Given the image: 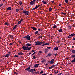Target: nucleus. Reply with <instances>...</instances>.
<instances>
[{
	"instance_id": "30",
	"label": "nucleus",
	"mask_w": 75,
	"mask_h": 75,
	"mask_svg": "<svg viewBox=\"0 0 75 75\" xmlns=\"http://www.w3.org/2000/svg\"><path fill=\"white\" fill-rule=\"evenodd\" d=\"M52 55V54L49 53L47 54V56H51V55Z\"/></svg>"
},
{
	"instance_id": "9",
	"label": "nucleus",
	"mask_w": 75,
	"mask_h": 75,
	"mask_svg": "<svg viewBox=\"0 0 75 75\" xmlns=\"http://www.w3.org/2000/svg\"><path fill=\"white\" fill-rule=\"evenodd\" d=\"M31 28L33 29V30H37V28L34 27H31Z\"/></svg>"
},
{
	"instance_id": "61",
	"label": "nucleus",
	"mask_w": 75,
	"mask_h": 75,
	"mask_svg": "<svg viewBox=\"0 0 75 75\" xmlns=\"http://www.w3.org/2000/svg\"><path fill=\"white\" fill-rule=\"evenodd\" d=\"M73 40H75V37L73 38Z\"/></svg>"
},
{
	"instance_id": "24",
	"label": "nucleus",
	"mask_w": 75,
	"mask_h": 75,
	"mask_svg": "<svg viewBox=\"0 0 75 75\" xmlns=\"http://www.w3.org/2000/svg\"><path fill=\"white\" fill-rule=\"evenodd\" d=\"M42 2L44 4H47V2H46L45 1H43Z\"/></svg>"
},
{
	"instance_id": "58",
	"label": "nucleus",
	"mask_w": 75,
	"mask_h": 75,
	"mask_svg": "<svg viewBox=\"0 0 75 75\" xmlns=\"http://www.w3.org/2000/svg\"><path fill=\"white\" fill-rule=\"evenodd\" d=\"M35 10V8L32 9V10Z\"/></svg>"
},
{
	"instance_id": "8",
	"label": "nucleus",
	"mask_w": 75,
	"mask_h": 75,
	"mask_svg": "<svg viewBox=\"0 0 75 75\" xmlns=\"http://www.w3.org/2000/svg\"><path fill=\"white\" fill-rule=\"evenodd\" d=\"M39 64H36L34 65V68H37L39 66Z\"/></svg>"
},
{
	"instance_id": "50",
	"label": "nucleus",
	"mask_w": 75,
	"mask_h": 75,
	"mask_svg": "<svg viewBox=\"0 0 75 75\" xmlns=\"http://www.w3.org/2000/svg\"><path fill=\"white\" fill-rule=\"evenodd\" d=\"M14 57H18V55H15Z\"/></svg>"
},
{
	"instance_id": "28",
	"label": "nucleus",
	"mask_w": 75,
	"mask_h": 75,
	"mask_svg": "<svg viewBox=\"0 0 75 75\" xmlns=\"http://www.w3.org/2000/svg\"><path fill=\"white\" fill-rule=\"evenodd\" d=\"M21 22L20 21H19L18 22V23H17V24H18V25L19 24H20L21 23Z\"/></svg>"
},
{
	"instance_id": "10",
	"label": "nucleus",
	"mask_w": 75,
	"mask_h": 75,
	"mask_svg": "<svg viewBox=\"0 0 75 75\" xmlns=\"http://www.w3.org/2000/svg\"><path fill=\"white\" fill-rule=\"evenodd\" d=\"M50 45V44L49 43H47L42 45V46H44V45Z\"/></svg>"
},
{
	"instance_id": "26",
	"label": "nucleus",
	"mask_w": 75,
	"mask_h": 75,
	"mask_svg": "<svg viewBox=\"0 0 75 75\" xmlns=\"http://www.w3.org/2000/svg\"><path fill=\"white\" fill-rule=\"evenodd\" d=\"M19 3L20 5H21V4H22V2L20 1L19 2Z\"/></svg>"
},
{
	"instance_id": "62",
	"label": "nucleus",
	"mask_w": 75,
	"mask_h": 75,
	"mask_svg": "<svg viewBox=\"0 0 75 75\" xmlns=\"http://www.w3.org/2000/svg\"><path fill=\"white\" fill-rule=\"evenodd\" d=\"M51 64H54V63L53 62H51Z\"/></svg>"
},
{
	"instance_id": "56",
	"label": "nucleus",
	"mask_w": 75,
	"mask_h": 75,
	"mask_svg": "<svg viewBox=\"0 0 75 75\" xmlns=\"http://www.w3.org/2000/svg\"><path fill=\"white\" fill-rule=\"evenodd\" d=\"M58 71H57L55 72V74H58Z\"/></svg>"
},
{
	"instance_id": "23",
	"label": "nucleus",
	"mask_w": 75,
	"mask_h": 75,
	"mask_svg": "<svg viewBox=\"0 0 75 75\" xmlns=\"http://www.w3.org/2000/svg\"><path fill=\"white\" fill-rule=\"evenodd\" d=\"M72 52L73 53V54H75V50H72Z\"/></svg>"
},
{
	"instance_id": "19",
	"label": "nucleus",
	"mask_w": 75,
	"mask_h": 75,
	"mask_svg": "<svg viewBox=\"0 0 75 75\" xmlns=\"http://www.w3.org/2000/svg\"><path fill=\"white\" fill-rule=\"evenodd\" d=\"M31 47H28L27 48V51H29V50H31Z\"/></svg>"
},
{
	"instance_id": "31",
	"label": "nucleus",
	"mask_w": 75,
	"mask_h": 75,
	"mask_svg": "<svg viewBox=\"0 0 75 75\" xmlns=\"http://www.w3.org/2000/svg\"><path fill=\"white\" fill-rule=\"evenodd\" d=\"M44 43H45L44 42H40V45H41V44H44Z\"/></svg>"
},
{
	"instance_id": "44",
	"label": "nucleus",
	"mask_w": 75,
	"mask_h": 75,
	"mask_svg": "<svg viewBox=\"0 0 75 75\" xmlns=\"http://www.w3.org/2000/svg\"><path fill=\"white\" fill-rule=\"evenodd\" d=\"M43 72H44L43 71H42L41 72H40V74H42V73H43Z\"/></svg>"
},
{
	"instance_id": "57",
	"label": "nucleus",
	"mask_w": 75,
	"mask_h": 75,
	"mask_svg": "<svg viewBox=\"0 0 75 75\" xmlns=\"http://www.w3.org/2000/svg\"><path fill=\"white\" fill-rule=\"evenodd\" d=\"M14 74H17V72H15Z\"/></svg>"
},
{
	"instance_id": "12",
	"label": "nucleus",
	"mask_w": 75,
	"mask_h": 75,
	"mask_svg": "<svg viewBox=\"0 0 75 75\" xmlns=\"http://www.w3.org/2000/svg\"><path fill=\"white\" fill-rule=\"evenodd\" d=\"M48 49H45V52L46 53H47V52H48Z\"/></svg>"
},
{
	"instance_id": "45",
	"label": "nucleus",
	"mask_w": 75,
	"mask_h": 75,
	"mask_svg": "<svg viewBox=\"0 0 75 75\" xmlns=\"http://www.w3.org/2000/svg\"><path fill=\"white\" fill-rule=\"evenodd\" d=\"M39 52L40 54H41V53H42V51H39Z\"/></svg>"
},
{
	"instance_id": "32",
	"label": "nucleus",
	"mask_w": 75,
	"mask_h": 75,
	"mask_svg": "<svg viewBox=\"0 0 75 75\" xmlns=\"http://www.w3.org/2000/svg\"><path fill=\"white\" fill-rule=\"evenodd\" d=\"M19 10H20V9H16V12H18V11H19Z\"/></svg>"
},
{
	"instance_id": "17",
	"label": "nucleus",
	"mask_w": 75,
	"mask_h": 75,
	"mask_svg": "<svg viewBox=\"0 0 75 75\" xmlns=\"http://www.w3.org/2000/svg\"><path fill=\"white\" fill-rule=\"evenodd\" d=\"M54 50H55L56 51H57V50H58V47H56L54 48Z\"/></svg>"
},
{
	"instance_id": "22",
	"label": "nucleus",
	"mask_w": 75,
	"mask_h": 75,
	"mask_svg": "<svg viewBox=\"0 0 75 75\" xmlns=\"http://www.w3.org/2000/svg\"><path fill=\"white\" fill-rule=\"evenodd\" d=\"M62 29H60L58 31L59 32H62Z\"/></svg>"
},
{
	"instance_id": "7",
	"label": "nucleus",
	"mask_w": 75,
	"mask_h": 75,
	"mask_svg": "<svg viewBox=\"0 0 75 75\" xmlns=\"http://www.w3.org/2000/svg\"><path fill=\"white\" fill-rule=\"evenodd\" d=\"M35 71V69H30L28 71V72H34Z\"/></svg>"
},
{
	"instance_id": "35",
	"label": "nucleus",
	"mask_w": 75,
	"mask_h": 75,
	"mask_svg": "<svg viewBox=\"0 0 75 75\" xmlns=\"http://www.w3.org/2000/svg\"><path fill=\"white\" fill-rule=\"evenodd\" d=\"M53 28H57V26L56 25H54L53 26Z\"/></svg>"
},
{
	"instance_id": "34",
	"label": "nucleus",
	"mask_w": 75,
	"mask_h": 75,
	"mask_svg": "<svg viewBox=\"0 0 75 75\" xmlns=\"http://www.w3.org/2000/svg\"><path fill=\"white\" fill-rule=\"evenodd\" d=\"M68 1H69L68 0H65V2L66 3H68Z\"/></svg>"
},
{
	"instance_id": "42",
	"label": "nucleus",
	"mask_w": 75,
	"mask_h": 75,
	"mask_svg": "<svg viewBox=\"0 0 75 75\" xmlns=\"http://www.w3.org/2000/svg\"><path fill=\"white\" fill-rule=\"evenodd\" d=\"M47 48L48 49H51V47H47Z\"/></svg>"
},
{
	"instance_id": "20",
	"label": "nucleus",
	"mask_w": 75,
	"mask_h": 75,
	"mask_svg": "<svg viewBox=\"0 0 75 75\" xmlns=\"http://www.w3.org/2000/svg\"><path fill=\"white\" fill-rule=\"evenodd\" d=\"M5 25H9V23H8V22H5Z\"/></svg>"
},
{
	"instance_id": "16",
	"label": "nucleus",
	"mask_w": 75,
	"mask_h": 75,
	"mask_svg": "<svg viewBox=\"0 0 75 75\" xmlns=\"http://www.w3.org/2000/svg\"><path fill=\"white\" fill-rule=\"evenodd\" d=\"M18 54L19 55H23V54L22 52H20L18 53Z\"/></svg>"
},
{
	"instance_id": "11",
	"label": "nucleus",
	"mask_w": 75,
	"mask_h": 75,
	"mask_svg": "<svg viewBox=\"0 0 75 75\" xmlns=\"http://www.w3.org/2000/svg\"><path fill=\"white\" fill-rule=\"evenodd\" d=\"M6 10H11V7H8L7 9Z\"/></svg>"
},
{
	"instance_id": "49",
	"label": "nucleus",
	"mask_w": 75,
	"mask_h": 75,
	"mask_svg": "<svg viewBox=\"0 0 75 75\" xmlns=\"http://www.w3.org/2000/svg\"><path fill=\"white\" fill-rule=\"evenodd\" d=\"M2 6H3V4H0V7H1Z\"/></svg>"
},
{
	"instance_id": "60",
	"label": "nucleus",
	"mask_w": 75,
	"mask_h": 75,
	"mask_svg": "<svg viewBox=\"0 0 75 75\" xmlns=\"http://www.w3.org/2000/svg\"><path fill=\"white\" fill-rule=\"evenodd\" d=\"M18 42H19V43H20V44H21V42L19 41Z\"/></svg>"
},
{
	"instance_id": "43",
	"label": "nucleus",
	"mask_w": 75,
	"mask_h": 75,
	"mask_svg": "<svg viewBox=\"0 0 75 75\" xmlns=\"http://www.w3.org/2000/svg\"><path fill=\"white\" fill-rule=\"evenodd\" d=\"M35 53H36V52H34V53H33V54H32V55H34V54H35Z\"/></svg>"
},
{
	"instance_id": "55",
	"label": "nucleus",
	"mask_w": 75,
	"mask_h": 75,
	"mask_svg": "<svg viewBox=\"0 0 75 75\" xmlns=\"http://www.w3.org/2000/svg\"><path fill=\"white\" fill-rule=\"evenodd\" d=\"M29 55H31V52H30L28 54Z\"/></svg>"
},
{
	"instance_id": "1",
	"label": "nucleus",
	"mask_w": 75,
	"mask_h": 75,
	"mask_svg": "<svg viewBox=\"0 0 75 75\" xmlns=\"http://www.w3.org/2000/svg\"><path fill=\"white\" fill-rule=\"evenodd\" d=\"M25 45L27 47L25 46H23L22 47V48H23L24 50H27V48H28V47L31 46V44L29 43H27Z\"/></svg>"
},
{
	"instance_id": "18",
	"label": "nucleus",
	"mask_w": 75,
	"mask_h": 75,
	"mask_svg": "<svg viewBox=\"0 0 75 75\" xmlns=\"http://www.w3.org/2000/svg\"><path fill=\"white\" fill-rule=\"evenodd\" d=\"M54 67V65L51 66V67H49V69H51L52 68H53V67Z\"/></svg>"
},
{
	"instance_id": "38",
	"label": "nucleus",
	"mask_w": 75,
	"mask_h": 75,
	"mask_svg": "<svg viewBox=\"0 0 75 75\" xmlns=\"http://www.w3.org/2000/svg\"><path fill=\"white\" fill-rule=\"evenodd\" d=\"M71 62H75V60L74 59L71 61Z\"/></svg>"
},
{
	"instance_id": "37",
	"label": "nucleus",
	"mask_w": 75,
	"mask_h": 75,
	"mask_svg": "<svg viewBox=\"0 0 75 75\" xmlns=\"http://www.w3.org/2000/svg\"><path fill=\"white\" fill-rule=\"evenodd\" d=\"M49 11H51L52 10V8H50L49 9Z\"/></svg>"
},
{
	"instance_id": "64",
	"label": "nucleus",
	"mask_w": 75,
	"mask_h": 75,
	"mask_svg": "<svg viewBox=\"0 0 75 75\" xmlns=\"http://www.w3.org/2000/svg\"><path fill=\"white\" fill-rule=\"evenodd\" d=\"M38 31H41V29H38Z\"/></svg>"
},
{
	"instance_id": "53",
	"label": "nucleus",
	"mask_w": 75,
	"mask_h": 75,
	"mask_svg": "<svg viewBox=\"0 0 75 75\" xmlns=\"http://www.w3.org/2000/svg\"><path fill=\"white\" fill-rule=\"evenodd\" d=\"M35 51V50H32V52H34Z\"/></svg>"
},
{
	"instance_id": "25",
	"label": "nucleus",
	"mask_w": 75,
	"mask_h": 75,
	"mask_svg": "<svg viewBox=\"0 0 75 75\" xmlns=\"http://www.w3.org/2000/svg\"><path fill=\"white\" fill-rule=\"evenodd\" d=\"M17 26V25H15V26L13 28V30H15V29H16V27Z\"/></svg>"
},
{
	"instance_id": "5",
	"label": "nucleus",
	"mask_w": 75,
	"mask_h": 75,
	"mask_svg": "<svg viewBox=\"0 0 75 75\" xmlns=\"http://www.w3.org/2000/svg\"><path fill=\"white\" fill-rule=\"evenodd\" d=\"M75 34L73 33L71 35H69V36H68V38H71V37H73V36H75Z\"/></svg>"
},
{
	"instance_id": "39",
	"label": "nucleus",
	"mask_w": 75,
	"mask_h": 75,
	"mask_svg": "<svg viewBox=\"0 0 75 75\" xmlns=\"http://www.w3.org/2000/svg\"><path fill=\"white\" fill-rule=\"evenodd\" d=\"M33 59H35L36 58V57H35V56H33Z\"/></svg>"
},
{
	"instance_id": "47",
	"label": "nucleus",
	"mask_w": 75,
	"mask_h": 75,
	"mask_svg": "<svg viewBox=\"0 0 75 75\" xmlns=\"http://www.w3.org/2000/svg\"><path fill=\"white\" fill-rule=\"evenodd\" d=\"M23 21V19H21L19 21H20L21 22V21Z\"/></svg>"
},
{
	"instance_id": "27",
	"label": "nucleus",
	"mask_w": 75,
	"mask_h": 75,
	"mask_svg": "<svg viewBox=\"0 0 75 75\" xmlns=\"http://www.w3.org/2000/svg\"><path fill=\"white\" fill-rule=\"evenodd\" d=\"M9 55L10 54H6L5 56V57H8L9 56Z\"/></svg>"
},
{
	"instance_id": "3",
	"label": "nucleus",
	"mask_w": 75,
	"mask_h": 75,
	"mask_svg": "<svg viewBox=\"0 0 75 75\" xmlns=\"http://www.w3.org/2000/svg\"><path fill=\"white\" fill-rule=\"evenodd\" d=\"M23 12L25 14V16H27V15H28L29 13V12H28V11L26 10L23 11Z\"/></svg>"
},
{
	"instance_id": "15",
	"label": "nucleus",
	"mask_w": 75,
	"mask_h": 75,
	"mask_svg": "<svg viewBox=\"0 0 75 75\" xmlns=\"http://www.w3.org/2000/svg\"><path fill=\"white\" fill-rule=\"evenodd\" d=\"M45 61H46V60H45L43 59L42 60V61H41V62H42V63H44V62H45Z\"/></svg>"
},
{
	"instance_id": "51",
	"label": "nucleus",
	"mask_w": 75,
	"mask_h": 75,
	"mask_svg": "<svg viewBox=\"0 0 75 75\" xmlns=\"http://www.w3.org/2000/svg\"><path fill=\"white\" fill-rule=\"evenodd\" d=\"M51 2H52V3H54V1H51Z\"/></svg>"
},
{
	"instance_id": "59",
	"label": "nucleus",
	"mask_w": 75,
	"mask_h": 75,
	"mask_svg": "<svg viewBox=\"0 0 75 75\" xmlns=\"http://www.w3.org/2000/svg\"><path fill=\"white\" fill-rule=\"evenodd\" d=\"M61 6V4H60L58 6H59V7Z\"/></svg>"
},
{
	"instance_id": "41",
	"label": "nucleus",
	"mask_w": 75,
	"mask_h": 75,
	"mask_svg": "<svg viewBox=\"0 0 75 75\" xmlns=\"http://www.w3.org/2000/svg\"><path fill=\"white\" fill-rule=\"evenodd\" d=\"M39 38H42V36H40L39 37Z\"/></svg>"
},
{
	"instance_id": "14",
	"label": "nucleus",
	"mask_w": 75,
	"mask_h": 75,
	"mask_svg": "<svg viewBox=\"0 0 75 75\" xmlns=\"http://www.w3.org/2000/svg\"><path fill=\"white\" fill-rule=\"evenodd\" d=\"M41 6V5H38L37 6H36L35 8V9H37V8H38V7H40V6Z\"/></svg>"
},
{
	"instance_id": "6",
	"label": "nucleus",
	"mask_w": 75,
	"mask_h": 75,
	"mask_svg": "<svg viewBox=\"0 0 75 75\" xmlns=\"http://www.w3.org/2000/svg\"><path fill=\"white\" fill-rule=\"evenodd\" d=\"M40 45V41H37L35 42V45Z\"/></svg>"
},
{
	"instance_id": "29",
	"label": "nucleus",
	"mask_w": 75,
	"mask_h": 75,
	"mask_svg": "<svg viewBox=\"0 0 75 75\" xmlns=\"http://www.w3.org/2000/svg\"><path fill=\"white\" fill-rule=\"evenodd\" d=\"M72 58H75V55H73L71 56Z\"/></svg>"
},
{
	"instance_id": "52",
	"label": "nucleus",
	"mask_w": 75,
	"mask_h": 75,
	"mask_svg": "<svg viewBox=\"0 0 75 75\" xmlns=\"http://www.w3.org/2000/svg\"><path fill=\"white\" fill-rule=\"evenodd\" d=\"M23 8H21V10H23Z\"/></svg>"
},
{
	"instance_id": "46",
	"label": "nucleus",
	"mask_w": 75,
	"mask_h": 75,
	"mask_svg": "<svg viewBox=\"0 0 75 75\" xmlns=\"http://www.w3.org/2000/svg\"><path fill=\"white\" fill-rule=\"evenodd\" d=\"M69 29H72V27H71V26H69Z\"/></svg>"
},
{
	"instance_id": "63",
	"label": "nucleus",
	"mask_w": 75,
	"mask_h": 75,
	"mask_svg": "<svg viewBox=\"0 0 75 75\" xmlns=\"http://www.w3.org/2000/svg\"><path fill=\"white\" fill-rule=\"evenodd\" d=\"M8 54H11V52H8Z\"/></svg>"
},
{
	"instance_id": "2",
	"label": "nucleus",
	"mask_w": 75,
	"mask_h": 75,
	"mask_svg": "<svg viewBox=\"0 0 75 75\" xmlns=\"http://www.w3.org/2000/svg\"><path fill=\"white\" fill-rule=\"evenodd\" d=\"M23 38H25V39H27L28 41L30 40H31V38H30V36L29 35L25 36V37H23Z\"/></svg>"
},
{
	"instance_id": "54",
	"label": "nucleus",
	"mask_w": 75,
	"mask_h": 75,
	"mask_svg": "<svg viewBox=\"0 0 75 75\" xmlns=\"http://www.w3.org/2000/svg\"><path fill=\"white\" fill-rule=\"evenodd\" d=\"M66 59H69V58L68 57H67L66 58Z\"/></svg>"
},
{
	"instance_id": "13",
	"label": "nucleus",
	"mask_w": 75,
	"mask_h": 75,
	"mask_svg": "<svg viewBox=\"0 0 75 75\" xmlns=\"http://www.w3.org/2000/svg\"><path fill=\"white\" fill-rule=\"evenodd\" d=\"M30 69H31V68L29 67L25 69V70H26V71H30Z\"/></svg>"
},
{
	"instance_id": "33",
	"label": "nucleus",
	"mask_w": 75,
	"mask_h": 75,
	"mask_svg": "<svg viewBox=\"0 0 75 75\" xmlns=\"http://www.w3.org/2000/svg\"><path fill=\"white\" fill-rule=\"evenodd\" d=\"M54 61V59H52L51 60V61H50V62H53Z\"/></svg>"
},
{
	"instance_id": "40",
	"label": "nucleus",
	"mask_w": 75,
	"mask_h": 75,
	"mask_svg": "<svg viewBox=\"0 0 75 75\" xmlns=\"http://www.w3.org/2000/svg\"><path fill=\"white\" fill-rule=\"evenodd\" d=\"M62 14H64V15H65V14H66V13H65L62 12Z\"/></svg>"
},
{
	"instance_id": "36",
	"label": "nucleus",
	"mask_w": 75,
	"mask_h": 75,
	"mask_svg": "<svg viewBox=\"0 0 75 75\" xmlns=\"http://www.w3.org/2000/svg\"><path fill=\"white\" fill-rule=\"evenodd\" d=\"M38 33V31H37L35 32V34H37Z\"/></svg>"
},
{
	"instance_id": "21",
	"label": "nucleus",
	"mask_w": 75,
	"mask_h": 75,
	"mask_svg": "<svg viewBox=\"0 0 75 75\" xmlns=\"http://www.w3.org/2000/svg\"><path fill=\"white\" fill-rule=\"evenodd\" d=\"M10 38L11 39H13V35H11L10 36Z\"/></svg>"
},
{
	"instance_id": "4",
	"label": "nucleus",
	"mask_w": 75,
	"mask_h": 75,
	"mask_svg": "<svg viewBox=\"0 0 75 75\" xmlns=\"http://www.w3.org/2000/svg\"><path fill=\"white\" fill-rule=\"evenodd\" d=\"M36 1V0H33L31 1L30 3V5H33L35 3V2Z\"/></svg>"
},
{
	"instance_id": "48",
	"label": "nucleus",
	"mask_w": 75,
	"mask_h": 75,
	"mask_svg": "<svg viewBox=\"0 0 75 75\" xmlns=\"http://www.w3.org/2000/svg\"><path fill=\"white\" fill-rule=\"evenodd\" d=\"M13 44V43H11L9 44V45H12Z\"/></svg>"
}]
</instances>
